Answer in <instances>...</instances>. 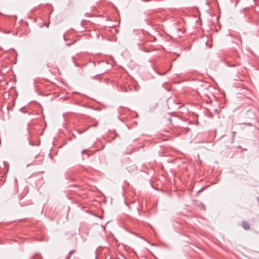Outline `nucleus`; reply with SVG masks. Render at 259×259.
Instances as JSON below:
<instances>
[{
	"label": "nucleus",
	"instance_id": "obj_1",
	"mask_svg": "<svg viewBox=\"0 0 259 259\" xmlns=\"http://www.w3.org/2000/svg\"><path fill=\"white\" fill-rule=\"evenodd\" d=\"M242 226L245 230H248L250 228L249 225L245 222H243L242 223Z\"/></svg>",
	"mask_w": 259,
	"mask_h": 259
},
{
	"label": "nucleus",
	"instance_id": "obj_2",
	"mask_svg": "<svg viewBox=\"0 0 259 259\" xmlns=\"http://www.w3.org/2000/svg\"><path fill=\"white\" fill-rule=\"evenodd\" d=\"M72 253V251H70L69 252V254L66 257L65 259H69L70 258V254Z\"/></svg>",
	"mask_w": 259,
	"mask_h": 259
},
{
	"label": "nucleus",
	"instance_id": "obj_3",
	"mask_svg": "<svg viewBox=\"0 0 259 259\" xmlns=\"http://www.w3.org/2000/svg\"><path fill=\"white\" fill-rule=\"evenodd\" d=\"M235 135H236V133L235 132H232V136H235Z\"/></svg>",
	"mask_w": 259,
	"mask_h": 259
},
{
	"label": "nucleus",
	"instance_id": "obj_4",
	"mask_svg": "<svg viewBox=\"0 0 259 259\" xmlns=\"http://www.w3.org/2000/svg\"><path fill=\"white\" fill-rule=\"evenodd\" d=\"M84 152H85V151H84V150H83V151H82V153H84Z\"/></svg>",
	"mask_w": 259,
	"mask_h": 259
}]
</instances>
